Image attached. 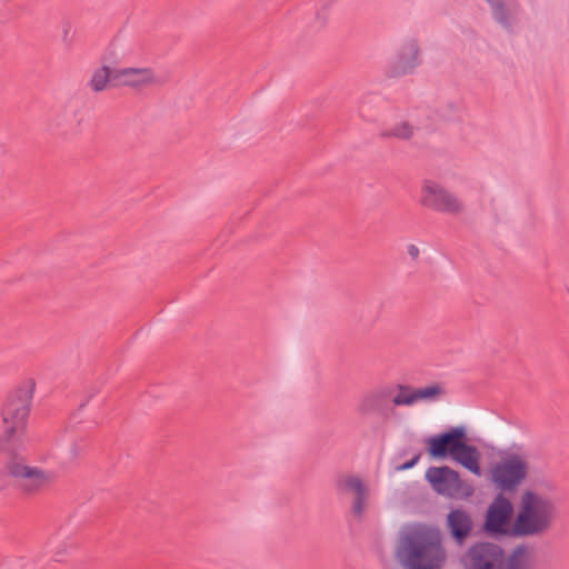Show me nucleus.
I'll return each instance as SVG.
<instances>
[{"label":"nucleus","instance_id":"obj_1","mask_svg":"<svg viewBox=\"0 0 569 569\" xmlns=\"http://www.w3.org/2000/svg\"><path fill=\"white\" fill-rule=\"evenodd\" d=\"M396 558L405 569H442L447 551L440 530L421 526L405 533L398 542Z\"/></svg>","mask_w":569,"mask_h":569},{"label":"nucleus","instance_id":"obj_2","mask_svg":"<svg viewBox=\"0 0 569 569\" xmlns=\"http://www.w3.org/2000/svg\"><path fill=\"white\" fill-rule=\"evenodd\" d=\"M34 387L32 380L24 381L7 396L2 406L3 430L0 433V451H7L8 456L22 446Z\"/></svg>","mask_w":569,"mask_h":569},{"label":"nucleus","instance_id":"obj_3","mask_svg":"<svg viewBox=\"0 0 569 569\" xmlns=\"http://www.w3.org/2000/svg\"><path fill=\"white\" fill-rule=\"evenodd\" d=\"M556 515L552 499L531 489L525 490L516 511V538L542 537L551 529Z\"/></svg>","mask_w":569,"mask_h":569},{"label":"nucleus","instance_id":"obj_4","mask_svg":"<svg viewBox=\"0 0 569 569\" xmlns=\"http://www.w3.org/2000/svg\"><path fill=\"white\" fill-rule=\"evenodd\" d=\"M499 457L490 469L489 480L501 493L513 492L528 476V460L525 456L508 450L499 451Z\"/></svg>","mask_w":569,"mask_h":569},{"label":"nucleus","instance_id":"obj_5","mask_svg":"<svg viewBox=\"0 0 569 569\" xmlns=\"http://www.w3.org/2000/svg\"><path fill=\"white\" fill-rule=\"evenodd\" d=\"M6 473L12 480L13 487L23 495L33 496L49 487L51 476L41 468L26 463L18 451L6 458Z\"/></svg>","mask_w":569,"mask_h":569},{"label":"nucleus","instance_id":"obj_6","mask_svg":"<svg viewBox=\"0 0 569 569\" xmlns=\"http://www.w3.org/2000/svg\"><path fill=\"white\" fill-rule=\"evenodd\" d=\"M516 512L512 501L498 492L483 515L482 531L491 538H516Z\"/></svg>","mask_w":569,"mask_h":569},{"label":"nucleus","instance_id":"obj_7","mask_svg":"<svg viewBox=\"0 0 569 569\" xmlns=\"http://www.w3.org/2000/svg\"><path fill=\"white\" fill-rule=\"evenodd\" d=\"M510 553L506 556L501 546L481 541L472 545L462 557L466 569H507Z\"/></svg>","mask_w":569,"mask_h":569},{"label":"nucleus","instance_id":"obj_8","mask_svg":"<svg viewBox=\"0 0 569 569\" xmlns=\"http://www.w3.org/2000/svg\"><path fill=\"white\" fill-rule=\"evenodd\" d=\"M420 204L436 212L459 214L463 202L452 192L432 180H425L421 187Z\"/></svg>","mask_w":569,"mask_h":569},{"label":"nucleus","instance_id":"obj_9","mask_svg":"<svg viewBox=\"0 0 569 569\" xmlns=\"http://www.w3.org/2000/svg\"><path fill=\"white\" fill-rule=\"evenodd\" d=\"M426 480L439 495L461 496L465 498L473 493V488L461 480L458 471L448 466L429 467L426 471Z\"/></svg>","mask_w":569,"mask_h":569},{"label":"nucleus","instance_id":"obj_10","mask_svg":"<svg viewBox=\"0 0 569 569\" xmlns=\"http://www.w3.org/2000/svg\"><path fill=\"white\" fill-rule=\"evenodd\" d=\"M466 435V428L463 426H457L440 433L429 436L423 440L426 451L430 459L433 460L451 459Z\"/></svg>","mask_w":569,"mask_h":569},{"label":"nucleus","instance_id":"obj_11","mask_svg":"<svg viewBox=\"0 0 569 569\" xmlns=\"http://www.w3.org/2000/svg\"><path fill=\"white\" fill-rule=\"evenodd\" d=\"M420 47L416 38L407 39L398 49L395 59L387 68V74L392 78L411 74L421 64Z\"/></svg>","mask_w":569,"mask_h":569},{"label":"nucleus","instance_id":"obj_12","mask_svg":"<svg viewBox=\"0 0 569 569\" xmlns=\"http://www.w3.org/2000/svg\"><path fill=\"white\" fill-rule=\"evenodd\" d=\"M395 388L383 386L365 393L358 405V412L361 416L377 415L382 418H389L392 407V395Z\"/></svg>","mask_w":569,"mask_h":569},{"label":"nucleus","instance_id":"obj_13","mask_svg":"<svg viewBox=\"0 0 569 569\" xmlns=\"http://www.w3.org/2000/svg\"><path fill=\"white\" fill-rule=\"evenodd\" d=\"M81 126L78 110L73 106L56 109L49 120L48 131L58 137L70 138L76 136Z\"/></svg>","mask_w":569,"mask_h":569},{"label":"nucleus","instance_id":"obj_14","mask_svg":"<svg viewBox=\"0 0 569 569\" xmlns=\"http://www.w3.org/2000/svg\"><path fill=\"white\" fill-rule=\"evenodd\" d=\"M446 526L452 540L462 545L472 532L473 521L468 511L456 508L447 515Z\"/></svg>","mask_w":569,"mask_h":569},{"label":"nucleus","instance_id":"obj_15","mask_svg":"<svg viewBox=\"0 0 569 569\" xmlns=\"http://www.w3.org/2000/svg\"><path fill=\"white\" fill-rule=\"evenodd\" d=\"M336 486L340 491H351L355 493L351 510L355 517L361 518L368 497V488L363 481L357 476H348L339 478Z\"/></svg>","mask_w":569,"mask_h":569},{"label":"nucleus","instance_id":"obj_16","mask_svg":"<svg viewBox=\"0 0 569 569\" xmlns=\"http://www.w3.org/2000/svg\"><path fill=\"white\" fill-rule=\"evenodd\" d=\"M154 81L152 70L149 68L113 69V87H140Z\"/></svg>","mask_w":569,"mask_h":569},{"label":"nucleus","instance_id":"obj_17","mask_svg":"<svg viewBox=\"0 0 569 569\" xmlns=\"http://www.w3.org/2000/svg\"><path fill=\"white\" fill-rule=\"evenodd\" d=\"M451 459L455 462L462 466L468 471H470L471 473H473L475 476H477V477L481 476V472H482L481 467H480L481 453L476 446L468 443L467 435L465 436V438L458 446V448Z\"/></svg>","mask_w":569,"mask_h":569},{"label":"nucleus","instance_id":"obj_18","mask_svg":"<svg viewBox=\"0 0 569 569\" xmlns=\"http://www.w3.org/2000/svg\"><path fill=\"white\" fill-rule=\"evenodd\" d=\"M493 20L507 30L512 29V12L506 4V0H495L488 3Z\"/></svg>","mask_w":569,"mask_h":569},{"label":"nucleus","instance_id":"obj_19","mask_svg":"<svg viewBox=\"0 0 569 569\" xmlns=\"http://www.w3.org/2000/svg\"><path fill=\"white\" fill-rule=\"evenodd\" d=\"M108 83L113 86V69L102 66L93 72L89 87L92 91L100 92L107 88Z\"/></svg>","mask_w":569,"mask_h":569},{"label":"nucleus","instance_id":"obj_20","mask_svg":"<svg viewBox=\"0 0 569 569\" xmlns=\"http://www.w3.org/2000/svg\"><path fill=\"white\" fill-rule=\"evenodd\" d=\"M391 387L395 388V391H398L396 396L392 395L393 406H412L417 402L416 388L412 386L397 383Z\"/></svg>","mask_w":569,"mask_h":569},{"label":"nucleus","instance_id":"obj_21","mask_svg":"<svg viewBox=\"0 0 569 569\" xmlns=\"http://www.w3.org/2000/svg\"><path fill=\"white\" fill-rule=\"evenodd\" d=\"M507 569H530L526 545H518L511 550Z\"/></svg>","mask_w":569,"mask_h":569},{"label":"nucleus","instance_id":"obj_22","mask_svg":"<svg viewBox=\"0 0 569 569\" xmlns=\"http://www.w3.org/2000/svg\"><path fill=\"white\" fill-rule=\"evenodd\" d=\"M413 129L412 126L408 121H402L397 123L390 129L383 130L380 133L382 138H398L401 140H408L412 137Z\"/></svg>","mask_w":569,"mask_h":569},{"label":"nucleus","instance_id":"obj_23","mask_svg":"<svg viewBox=\"0 0 569 569\" xmlns=\"http://www.w3.org/2000/svg\"><path fill=\"white\" fill-rule=\"evenodd\" d=\"M446 393L445 388L440 383H432L422 388H416L418 401H435Z\"/></svg>","mask_w":569,"mask_h":569},{"label":"nucleus","instance_id":"obj_24","mask_svg":"<svg viewBox=\"0 0 569 569\" xmlns=\"http://www.w3.org/2000/svg\"><path fill=\"white\" fill-rule=\"evenodd\" d=\"M421 456H422L421 451H415L413 456L409 460H407L402 463L395 465L393 468L396 471L409 470V469L413 468L419 462Z\"/></svg>","mask_w":569,"mask_h":569},{"label":"nucleus","instance_id":"obj_25","mask_svg":"<svg viewBox=\"0 0 569 569\" xmlns=\"http://www.w3.org/2000/svg\"><path fill=\"white\" fill-rule=\"evenodd\" d=\"M415 451H418V450L412 448V447H403V448L398 450V452H397V455L395 457V460H398L400 458H405V457L410 456V455L412 457Z\"/></svg>","mask_w":569,"mask_h":569},{"label":"nucleus","instance_id":"obj_26","mask_svg":"<svg viewBox=\"0 0 569 569\" xmlns=\"http://www.w3.org/2000/svg\"><path fill=\"white\" fill-rule=\"evenodd\" d=\"M8 478H10V477H9V475L6 473V460H4L2 468L0 469V490H3L9 486V483L7 481Z\"/></svg>","mask_w":569,"mask_h":569},{"label":"nucleus","instance_id":"obj_27","mask_svg":"<svg viewBox=\"0 0 569 569\" xmlns=\"http://www.w3.org/2000/svg\"><path fill=\"white\" fill-rule=\"evenodd\" d=\"M408 254L416 260L419 256V248L416 244H409L407 248Z\"/></svg>","mask_w":569,"mask_h":569},{"label":"nucleus","instance_id":"obj_28","mask_svg":"<svg viewBox=\"0 0 569 569\" xmlns=\"http://www.w3.org/2000/svg\"><path fill=\"white\" fill-rule=\"evenodd\" d=\"M317 19L318 20L321 19V13L320 12L317 13Z\"/></svg>","mask_w":569,"mask_h":569}]
</instances>
